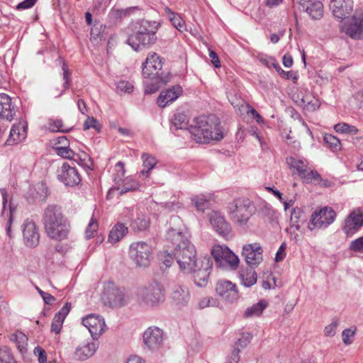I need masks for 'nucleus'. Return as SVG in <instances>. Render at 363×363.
Segmentation results:
<instances>
[{
    "instance_id": "f257e3e1",
    "label": "nucleus",
    "mask_w": 363,
    "mask_h": 363,
    "mask_svg": "<svg viewBox=\"0 0 363 363\" xmlns=\"http://www.w3.org/2000/svg\"><path fill=\"white\" fill-rule=\"evenodd\" d=\"M167 239L175 245L174 257L180 270L190 273L197 267L196 248L179 230L170 228Z\"/></svg>"
},
{
    "instance_id": "f03ea898",
    "label": "nucleus",
    "mask_w": 363,
    "mask_h": 363,
    "mask_svg": "<svg viewBox=\"0 0 363 363\" xmlns=\"http://www.w3.org/2000/svg\"><path fill=\"white\" fill-rule=\"evenodd\" d=\"M192 138L199 143H207L210 140H220L223 133L219 119L214 115L201 116L196 118L194 125L189 128Z\"/></svg>"
},
{
    "instance_id": "7ed1b4c3",
    "label": "nucleus",
    "mask_w": 363,
    "mask_h": 363,
    "mask_svg": "<svg viewBox=\"0 0 363 363\" xmlns=\"http://www.w3.org/2000/svg\"><path fill=\"white\" fill-rule=\"evenodd\" d=\"M42 221L45 232L50 238L60 241L67 238L69 225L59 206H48L44 210Z\"/></svg>"
},
{
    "instance_id": "20e7f679",
    "label": "nucleus",
    "mask_w": 363,
    "mask_h": 363,
    "mask_svg": "<svg viewBox=\"0 0 363 363\" xmlns=\"http://www.w3.org/2000/svg\"><path fill=\"white\" fill-rule=\"evenodd\" d=\"M159 26L156 21H139L134 26L133 33L127 40L128 44L135 51L155 44L157 39L156 33Z\"/></svg>"
},
{
    "instance_id": "39448f33",
    "label": "nucleus",
    "mask_w": 363,
    "mask_h": 363,
    "mask_svg": "<svg viewBox=\"0 0 363 363\" xmlns=\"http://www.w3.org/2000/svg\"><path fill=\"white\" fill-rule=\"evenodd\" d=\"M102 300L105 305L112 308H121L127 305L130 296L128 290L113 281L104 283Z\"/></svg>"
},
{
    "instance_id": "423d86ee",
    "label": "nucleus",
    "mask_w": 363,
    "mask_h": 363,
    "mask_svg": "<svg viewBox=\"0 0 363 363\" xmlns=\"http://www.w3.org/2000/svg\"><path fill=\"white\" fill-rule=\"evenodd\" d=\"M255 211L254 203L246 198L235 199L228 205L231 219L239 225H246Z\"/></svg>"
},
{
    "instance_id": "0eeeda50",
    "label": "nucleus",
    "mask_w": 363,
    "mask_h": 363,
    "mask_svg": "<svg viewBox=\"0 0 363 363\" xmlns=\"http://www.w3.org/2000/svg\"><path fill=\"white\" fill-rule=\"evenodd\" d=\"M138 301L140 305L155 307L164 301V289L157 281L140 288L137 294Z\"/></svg>"
},
{
    "instance_id": "6e6552de",
    "label": "nucleus",
    "mask_w": 363,
    "mask_h": 363,
    "mask_svg": "<svg viewBox=\"0 0 363 363\" xmlns=\"http://www.w3.org/2000/svg\"><path fill=\"white\" fill-rule=\"evenodd\" d=\"M211 255L216 265L223 269H235L239 265V258L226 245H215L211 250Z\"/></svg>"
},
{
    "instance_id": "1a4fd4ad",
    "label": "nucleus",
    "mask_w": 363,
    "mask_h": 363,
    "mask_svg": "<svg viewBox=\"0 0 363 363\" xmlns=\"http://www.w3.org/2000/svg\"><path fill=\"white\" fill-rule=\"evenodd\" d=\"M336 218L335 211L330 207H324L316 210L311 215L308 228L311 230L318 228H326L332 224Z\"/></svg>"
},
{
    "instance_id": "9d476101",
    "label": "nucleus",
    "mask_w": 363,
    "mask_h": 363,
    "mask_svg": "<svg viewBox=\"0 0 363 363\" xmlns=\"http://www.w3.org/2000/svg\"><path fill=\"white\" fill-rule=\"evenodd\" d=\"M152 249L145 242H136L130 245L129 255L138 267H147L150 262Z\"/></svg>"
},
{
    "instance_id": "9b49d317",
    "label": "nucleus",
    "mask_w": 363,
    "mask_h": 363,
    "mask_svg": "<svg viewBox=\"0 0 363 363\" xmlns=\"http://www.w3.org/2000/svg\"><path fill=\"white\" fill-rule=\"evenodd\" d=\"M286 161L289 167L293 170V173H296L307 182H311L312 179H317L319 177L316 171L308 172V163L304 158L291 156L286 157Z\"/></svg>"
},
{
    "instance_id": "f8f14e48",
    "label": "nucleus",
    "mask_w": 363,
    "mask_h": 363,
    "mask_svg": "<svg viewBox=\"0 0 363 363\" xmlns=\"http://www.w3.org/2000/svg\"><path fill=\"white\" fill-rule=\"evenodd\" d=\"M162 61L155 52H150L143 64V75L147 79L159 78L162 76Z\"/></svg>"
},
{
    "instance_id": "ddd939ff",
    "label": "nucleus",
    "mask_w": 363,
    "mask_h": 363,
    "mask_svg": "<svg viewBox=\"0 0 363 363\" xmlns=\"http://www.w3.org/2000/svg\"><path fill=\"white\" fill-rule=\"evenodd\" d=\"M363 226V211L360 208L353 209L345 218L342 226L347 235H352Z\"/></svg>"
},
{
    "instance_id": "4468645a",
    "label": "nucleus",
    "mask_w": 363,
    "mask_h": 363,
    "mask_svg": "<svg viewBox=\"0 0 363 363\" xmlns=\"http://www.w3.org/2000/svg\"><path fill=\"white\" fill-rule=\"evenodd\" d=\"M143 339L146 348L157 351L163 345V331L157 327H150L144 332Z\"/></svg>"
},
{
    "instance_id": "2eb2a0df",
    "label": "nucleus",
    "mask_w": 363,
    "mask_h": 363,
    "mask_svg": "<svg viewBox=\"0 0 363 363\" xmlns=\"http://www.w3.org/2000/svg\"><path fill=\"white\" fill-rule=\"evenodd\" d=\"M263 250L259 243L255 242L242 247V256L251 267L259 265L263 260Z\"/></svg>"
},
{
    "instance_id": "dca6fc26",
    "label": "nucleus",
    "mask_w": 363,
    "mask_h": 363,
    "mask_svg": "<svg viewBox=\"0 0 363 363\" xmlns=\"http://www.w3.org/2000/svg\"><path fill=\"white\" fill-rule=\"evenodd\" d=\"M293 100L307 111H315L320 107L319 100L308 90H300L293 95Z\"/></svg>"
},
{
    "instance_id": "f3484780",
    "label": "nucleus",
    "mask_w": 363,
    "mask_h": 363,
    "mask_svg": "<svg viewBox=\"0 0 363 363\" xmlns=\"http://www.w3.org/2000/svg\"><path fill=\"white\" fill-rule=\"evenodd\" d=\"M340 29L353 39H359L363 36V19L353 16L346 19L340 25Z\"/></svg>"
},
{
    "instance_id": "a211bd4d",
    "label": "nucleus",
    "mask_w": 363,
    "mask_h": 363,
    "mask_svg": "<svg viewBox=\"0 0 363 363\" xmlns=\"http://www.w3.org/2000/svg\"><path fill=\"white\" fill-rule=\"evenodd\" d=\"M22 228L25 245L29 247H36L39 244L40 234L35 223L28 218L24 221Z\"/></svg>"
},
{
    "instance_id": "6ab92c4d",
    "label": "nucleus",
    "mask_w": 363,
    "mask_h": 363,
    "mask_svg": "<svg viewBox=\"0 0 363 363\" xmlns=\"http://www.w3.org/2000/svg\"><path fill=\"white\" fill-rule=\"evenodd\" d=\"M82 324L89 330L93 339L96 340L105 331L106 324L99 315L90 314L82 319Z\"/></svg>"
},
{
    "instance_id": "aec40b11",
    "label": "nucleus",
    "mask_w": 363,
    "mask_h": 363,
    "mask_svg": "<svg viewBox=\"0 0 363 363\" xmlns=\"http://www.w3.org/2000/svg\"><path fill=\"white\" fill-rule=\"evenodd\" d=\"M301 11L306 12L313 20L320 19L323 16V5L318 0H297Z\"/></svg>"
},
{
    "instance_id": "412c9836",
    "label": "nucleus",
    "mask_w": 363,
    "mask_h": 363,
    "mask_svg": "<svg viewBox=\"0 0 363 363\" xmlns=\"http://www.w3.org/2000/svg\"><path fill=\"white\" fill-rule=\"evenodd\" d=\"M58 179L66 186H73L81 182V177L75 167L65 163L58 170Z\"/></svg>"
},
{
    "instance_id": "4be33fe9",
    "label": "nucleus",
    "mask_w": 363,
    "mask_h": 363,
    "mask_svg": "<svg viewBox=\"0 0 363 363\" xmlns=\"http://www.w3.org/2000/svg\"><path fill=\"white\" fill-rule=\"evenodd\" d=\"M353 0H330V9L333 16L340 19H345L353 10Z\"/></svg>"
},
{
    "instance_id": "5701e85b",
    "label": "nucleus",
    "mask_w": 363,
    "mask_h": 363,
    "mask_svg": "<svg viewBox=\"0 0 363 363\" xmlns=\"http://www.w3.org/2000/svg\"><path fill=\"white\" fill-rule=\"evenodd\" d=\"M216 293L225 301L233 302L239 297L236 286L230 281H219L216 284Z\"/></svg>"
},
{
    "instance_id": "b1692460",
    "label": "nucleus",
    "mask_w": 363,
    "mask_h": 363,
    "mask_svg": "<svg viewBox=\"0 0 363 363\" xmlns=\"http://www.w3.org/2000/svg\"><path fill=\"white\" fill-rule=\"evenodd\" d=\"M16 114V107L6 94H0V118L11 121Z\"/></svg>"
},
{
    "instance_id": "393cba45",
    "label": "nucleus",
    "mask_w": 363,
    "mask_h": 363,
    "mask_svg": "<svg viewBox=\"0 0 363 363\" xmlns=\"http://www.w3.org/2000/svg\"><path fill=\"white\" fill-rule=\"evenodd\" d=\"M209 220L213 228L221 236L225 238L230 233V226L225 218L218 211H212L208 215Z\"/></svg>"
},
{
    "instance_id": "a878e982",
    "label": "nucleus",
    "mask_w": 363,
    "mask_h": 363,
    "mask_svg": "<svg viewBox=\"0 0 363 363\" xmlns=\"http://www.w3.org/2000/svg\"><path fill=\"white\" fill-rule=\"evenodd\" d=\"M211 267L212 262L210 258L204 257L202 260L201 267L198 269L194 268L191 272L194 273V280L197 286H203L207 284Z\"/></svg>"
},
{
    "instance_id": "bb28decb",
    "label": "nucleus",
    "mask_w": 363,
    "mask_h": 363,
    "mask_svg": "<svg viewBox=\"0 0 363 363\" xmlns=\"http://www.w3.org/2000/svg\"><path fill=\"white\" fill-rule=\"evenodd\" d=\"M125 217L132 220L130 225L134 230H144L149 225V221L145 216L139 213L137 210L135 211L133 208L126 210Z\"/></svg>"
},
{
    "instance_id": "cd10ccee",
    "label": "nucleus",
    "mask_w": 363,
    "mask_h": 363,
    "mask_svg": "<svg viewBox=\"0 0 363 363\" xmlns=\"http://www.w3.org/2000/svg\"><path fill=\"white\" fill-rule=\"evenodd\" d=\"M171 298L173 303L179 307L186 306L190 300L188 288L179 284L174 285L172 288Z\"/></svg>"
},
{
    "instance_id": "c85d7f7f",
    "label": "nucleus",
    "mask_w": 363,
    "mask_h": 363,
    "mask_svg": "<svg viewBox=\"0 0 363 363\" xmlns=\"http://www.w3.org/2000/svg\"><path fill=\"white\" fill-rule=\"evenodd\" d=\"M182 93V88L179 85L172 86L169 89L160 93L157 98V104L160 107L164 108L169 103L175 101Z\"/></svg>"
},
{
    "instance_id": "c756f323",
    "label": "nucleus",
    "mask_w": 363,
    "mask_h": 363,
    "mask_svg": "<svg viewBox=\"0 0 363 363\" xmlns=\"http://www.w3.org/2000/svg\"><path fill=\"white\" fill-rule=\"evenodd\" d=\"M97 347V344L95 342H91L84 345H80L77 347L75 350L74 357L78 360H86L94 355Z\"/></svg>"
},
{
    "instance_id": "7c9ffc66",
    "label": "nucleus",
    "mask_w": 363,
    "mask_h": 363,
    "mask_svg": "<svg viewBox=\"0 0 363 363\" xmlns=\"http://www.w3.org/2000/svg\"><path fill=\"white\" fill-rule=\"evenodd\" d=\"M26 126L24 123H18L14 124L10 131L9 138L7 140V143L11 144V142L13 143H18L26 138Z\"/></svg>"
},
{
    "instance_id": "2f4dec72",
    "label": "nucleus",
    "mask_w": 363,
    "mask_h": 363,
    "mask_svg": "<svg viewBox=\"0 0 363 363\" xmlns=\"http://www.w3.org/2000/svg\"><path fill=\"white\" fill-rule=\"evenodd\" d=\"M128 233V228L123 223H116L109 233L108 241L112 244L120 241Z\"/></svg>"
},
{
    "instance_id": "473e14b6",
    "label": "nucleus",
    "mask_w": 363,
    "mask_h": 363,
    "mask_svg": "<svg viewBox=\"0 0 363 363\" xmlns=\"http://www.w3.org/2000/svg\"><path fill=\"white\" fill-rule=\"evenodd\" d=\"M9 340L16 344L21 353L23 354L27 351L28 337L23 333L16 331L9 335Z\"/></svg>"
},
{
    "instance_id": "72a5a7b5",
    "label": "nucleus",
    "mask_w": 363,
    "mask_h": 363,
    "mask_svg": "<svg viewBox=\"0 0 363 363\" xmlns=\"http://www.w3.org/2000/svg\"><path fill=\"white\" fill-rule=\"evenodd\" d=\"M305 221V218L303 216V212L300 208H295L293 209L291 218H290V228L289 230L291 233H294V230H299L300 229V223H303Z\"/></svg>"
},
{
    "instance_id": "f704fd0d",
    "label": "nucleus",
    "mask_w": 363,
    "mask_h": 363,
    "mask_svg": "<svg viewBox=\"0 0 363 363\" xmlns=\"http://www.w3.org/2000/svg\"><path fill=\"white\" fill-rule=\"evenodd\" d=\"M267 306V301L261 300L258 303L253 304L252 306L247 308L244 312L243 316L245 318L259 316Z\"/></svg>"
},
{
    "instance_id": "c9c22d12",
    "label": "nucleus",
    "mask_w": 363,
    "mask_h": 363,
    "mask_svg": "<svg viewBox=\"0 0 363 363\" xmlns=\"http://www.w3.org/2000/svg\"><path fill=\"white\" fill-rule=\"evenodd\" d=\"M55 150L57 154L65 159L73 160L74 161H78V160H82V157L75 153L69 147H56ZM83 160H84L87 156L84 152L83 153Z\"/></svg>"
},
{
    "instance_id": "e433bc0d",
    "label": "nucleus",
    "mask_w": 363,
    "mask_h": 363,
    "mask_svg": "<svg viewBox=\"0 0 363 363\" xmlns=\"http://www.w3.org/2000/svg\"><path fill=\"white\" fill-rule=\"evenodd\" d=\"M142 160L143 169L140 171V174L143 176L148 177L151 169H152L156 165L157 160L153 156L147 153H144L142 155Z\"/></svg>"
},
{
    "instance_id": "4c0bfd02",
    "label": "nucleus",
    "mask_w": 363,
    "mask_h": 363,
    "mask_svg": "<svg viewBox=\"0 0 363 363\" xmlns=\"http://www.w3.org/2000/svg\"><path fill=\"white\" fill-rule=\"evenodd\" d=\"M150 79L151 82H146L145 89V94H148L156 92L162 85L165 84L169 82L168 79H164L163 77Z\"/></svg>"
},
{
    "instance_id": "58836bf2",
    "label": "nucleus",
    "mask_w": 363,
    "mask_h": 363,
    "mask_svg": "<svg viewBox=\"0 0 363 363\" xmlns=\"http://www.w3.org/2000/svg\"><path fill=\"white\" fill-rule=\"evenodd\" d=\"M240 276L242 284L247 287L254 285L257 281V273L252 267L247 268L245 272H241Z\"/></svg>"
},
{
    "instance_id": "ea45409f",
    "label": "nucleus",
    "mask_w": 363,
    "mask_h": 363,
    "mask_svg": "<svg viewBox=\"0 0 363 363\" xmlns=\"http://www.w3.org/2000/svg\"><path fill=\"white\" fill-rule=\"evenodd\" d=\"M211 200L210 195L200 194L191 198V201L198 211H203L207 208Z\"/></svg>"
},
{
    "instance_id": "a19ab883",
    "label": "nucleus",
    "mask_w": 363,
    "mask_h": 363,
    "mask_svg": "<svg viewBox=\"0 0 363 363\" xmlns=\"http://www.w3.org/2000/svg\"><path fill=\"white\" fill-rule=\"evenodd\" d=\"M138 188V182L129 177H127L123 180L121 184H118L117 187L118 190L121 191V194H125L130 191L136 190Z\"/></svg>"
},
{
    "instance_id": "79ce46f5",
    "label": "nucleus",
    "mask_w": 363,
    "mask_h": 363,
    "mask_svg": "<svg viewBox=\"0 0 363 363\" xmlns=\"http://www.w3.org/2000/svg\"><path fill=\"white\" fill-rule=\"evenodd\" d=\"M172 123L177 129H186L188 126L187 116L182 113H175L172 119Z\"/></svg>"
},
{
    "instance_id": "37998d69",
    "label": "nucleus",
    "mask_w": 363,
    "mask_h": 363,
    "mask_svg": "<svg viewBox=\"0 0 363 363\" xmlns=\"http://www.w3.org/2000/svg\"><path fill=\"white\" fill-rule=\"evenodd\" d=\"M324 141L333 152H337L341 150L340 139L332 134H325Z\"/></svg>"
},
{
    "instance_id": "c03bdc74",
    "label": "nucleus",
    "mask_w": 363,
    "mask_h": 363,
    "mask_svg": "<svg viewBox=\"0 0 363 363\" xmlns=\"http://www.w3.org/2000/svg\"><path fill=\"white\" fill-rule=\"evenodd\" d=\"M167 12L172 25L179 31L185 30V22L179 14L172 12L169 9H167Z\"/></svg>"
},
{
    "instance_id": "a18cd8bd",
    "label": "nucleus",
    "mask_w": 363,
    "mask_h": 363,
    "mask_svg": "<svg viewBox=\"0 0 363 363\" xmlns=\"http://www.w3.org/2000/svg\"><path fill=\"white\" fill-rule=\"evenodd\" d=\"M0 362L1 363H17L11 349L7 346L0 347Z\"/></svg>"
},
{
    "instance_id": "49530a36",
    "label": "nucleus",
    "mask_w": 363,
    "mask_h": 363,
    "mask_svg": "<svg viewBox=\"0 0 363 363\" xmlns=\"http://www.w3.org/2000/svg\"><path fill=\"white\" fill-rule=\"evenodd\" d=\"M48 127L52 132H63L69 131L70 128H67L62 123L61 119H49Z\"/></svg>"
},
{
    "instance_id": "de8ad7c7",
    "label": "nucleus",
    "mask_w": 363,
    "mask_h": 363,
    "mask_svg": "<svg viewBox=\"0 0 363 363\" xmlns=\"http://www.w3.org/2000/svg\"><path fill=\"white\" fill-rule=\"evenodd\" d=\"M334 128L338 133H348L352 135L357 134L359 132L357 127L345 123H337L334 126Z\"/></svg>"
},
{
    "instance_id": "09e8293b",
    "label": "nucleus",
    "mask_w": 363,
    "mask_h": 363,
    "mask_svg": "<svg viewBox=\"0 0 363 363\" xmlns=\"http://www.w3.org/2000/svg\"><path fill=\"white\" fill-rule=\"evenodd\" d=\"M356 332V327L346 328L342 331V342L345 345H350L353 342V337H354Z\"/></svg>"
},
{
    "instance_id": "8fccbe9b",
    "label": "nucleus",
    "mask_w": 363,
    "mask_h": 363,
    "mask_svg": "<svg viewBox=\"0 0 363 363\" xmlns=\"http://www.w3.org/2000/svg\"><path fill=\"white\" fill-rule=\"evenodd\" d=\"M71 309V303L69 302H67L64 306L60 309V311L56 313L54 316L53 320H55V322H58L63 324V322L69 313V311Z\"/></svg>"
},
{
    "instance_id": "3c124183",
    "label": "nucleus",
    "mask_w": 363,
    "mask_h": 363,
    "mask_svg": "<svg viewBox=\"0 0 363 363\" xmlns=\"http://www.w3.org/2000/svg\"><path fill=\"white\" fill-rule=\"evenodd\" d=\"M98 227L99 225L97 220L94 217H92L85 231L86 238L87 239L93 238L97 232Z\"/></svg>"
},
{
    "instance_id": "603ef678",
    "label": "nucleus",
    "mask_w": 363,
    "mask_h": 363,
    "mask_svg": "<svg viewBox=\"0 0 363 363\" xmlns=\"http://www.w3.org/2000/svg\"><path fill=\"white\" fill-rule=\"evenodd\" d=\"M339 325V319L335 317L332 323L325 327L324 333L326 336L333 337L336 333V328Z\"/></svg>"
},
{
    "instance_id": "864d4df0",
    "label": "nucleus",
    "mask_w": 363,
    "mask_h": 363,
    "mask_svg": "<svg viewBox=\"0 0 363 363\" xmlns=\"http://www.w3.org/2000/svg\"><path fill=\"white\" fill-rule=\"evenodd\" d=\"M175 259L174 252L173 254L169 253L167 251H164L160 254V260L165 265V267H169Z\"/></svg>"
},
{
    "instance_id": "5fc2aeb1",
    "label": "nucleus",
    "mask_w": 363,
    "mask_h": 363,
    "mask_svg": "<svg viewBox=\"0 0 363 363\" xmlns=\"http://www.w3.org/2000/svg\"><path fill=\"white\" fill-rule=\"evenodd\" d=\"M118 93L130 94L133 90V85L127 81H121L117 84L116 86Z\"/></svg>"
},
{
    "instance_id": "6e6d98bb",
    "label": "nucleus",
    "mask_w": 363,
    "mask_h": 363,
    "mask_svg": "<svg viewBox=\"0 0 363 363\" xmlns=\"http://www.w3.org/2000/svg\"><path fill=\"white\" fill-rule=\"evenodd\" d=\"M350 250L353 252L363 253V235L351 242Z\"/></svg>"
},
{
    "instance_id": "4d7b16f0",
    "label": "nucleus",
    "mask_w": 363,
    "mask_h": 363,
    "mask_svg": "<svg viewBox=\"0 0 363 363\" xmlns=\"http://www.w3.org/2000/svg\"><path fill=\"white\" fill-rule=\"evenodd\" d=\"M90 128H94L96 130H99L100 125L98 121L94 117H88L84 123V129L89 130Z\"/></svg>"
},
{
    "instance_id": "13d9d810",
    "label": "nucleus",
    "mask_w": 363,
    "mask_h": 363,
    "mask_svg": "<svg viewBox=\"0 0 363 363\" xmlns=\"http://www.w3.org/2000/svg\"><path fill=\"white\" fill-rule=\"evenodd\" d=\"M62 70H63V79L65 81L63 83V86H64L65 89L63 91H62L60 94H58V96H60L65 92V90L69 87V85L70 83V74H69V70L65 63H63V65H62Z\"/></svg>"
},
{
    "instance_id": "bf43d9fd",
    "label": "nucleus",
    "mask_w": 363,
    "mask_h": 363,
    "mask_svg": "<svg viewBox=\"0 0 363 363\" xmlns=\"http://www.w3.org/2000/svg\"><path fill=\"white\" fill-rule=\"evenodd\" d=\"M252 337V336L250 333L242 334L236 343L237 346L242 348L245 347L250 342Z\"/></svg>"
},
{
    "instance_id": "052dcab7",
    "label": "nucleus",
    "mask_w": 363,
    "mask_h": 363,
    "mask_svg": "<svg viewBox=\"0 0 363 363\" xmlns=\"http://www.w3.org/2000/svg\"><path fill=\"white\" fill-rule=\"evenodd\" d=\"M36 290L38 291L39 294L41 296L44 302L46 304H52L55 301V298L53 296H52L49 293L43 291L39 287L36 286Z\"/></svg>"
},
{
    "instance_id": "680f3d73",
    "label": "nucleus",
    "mask_w": 363,
    "mask_h": 363,
    "mask_svg": "<svg viewBox=\"0 0 363 363\" xmlns=\"http://www.w3.org/2000/svg\"><path fill=\"white\" fill-rule=\"evenodd\" d=\"M240 350L238 347L234 348L231 354L228 357L225 363H238L240 360Z\"/></svg>"
},
{
    "instance_id": "e2e57ef3",
    "label": "nucleus",
    "mask_w": 363,
    "mask_h": 363,
    "mask_svg": "<svg viewBox=\"0 0 363 363\" xmlns=\"http://www.w3.org/2000/svg\"><path fill=\"white\" fill-rule=\"evenodd\" d=\"M36 1L37 0H24L16 6V9L23 10L30 9L35 4Z\"/></svg>"
},
{
    "instance_id": "0e129e2a",
    "label": "nucleus",
    "mask_w": 363,
    "mask_h": 363,
    "mask_svg": "<svg viewBox=\"0 0 363 363\" xmlns=\"http://www.w3.org/2000/svg\"><path fill=\"white\" fill-rule=\"evenodd\" d=\"M286 244L283 242L281 246L279 247L278 251L277 252L276 257H275V262H279L282 261L285 256H286Z\"/></svg>"
},
{
    "instance_id": "69168bd1",
    "label": "nucleus",
    "mask_w": 363,
    "mask_h": 363,
    "mask_svg": "<svg viewBox=\"0 0 363 363\" xmlns=\"http://www.w3.org/2000/svg\"><path fill=\"white\" fill-rule=\"evenodd\" d=\"M353 100L354 105L358 107L361 108L363 105V89L358 92H357L353 96Z\"/></svg>"
},
{
    "instance_id": "338daca9",
    "label": "nucleus",
    "mask_w": 363,
    "mask_h": 363,
    "mask_svg": "<svg viewBox=\"0 0 363 363\" xmlns=\"http://www.w3.org/2000/svg\"><path fill=\"white\" fill-rule=\"evenodd\" d=\"M279 75L284 79H291L294 82L298 79L296 73L293 71L286 72L283 69Z\"/></svg>"
},
{
    "instance_id": "774afa93",
    "label": "nucleus",
    "mask_w": 363,
    "mask_h": 363,
    "mask_svg": "<svg viewBox=\"0 0 363 363\" xmlns=\"http://www.w3.org/2000/svg\"><path fill=\"white\" fill-rule=\"evenodd\" d=\"M259 61L264 66L270 68L273 65V62L275 59L272 57L260 56L259 57Z\"/></svg>"
}]
</instances>
